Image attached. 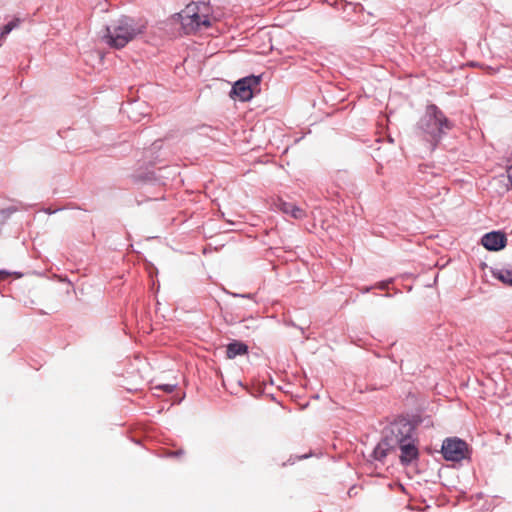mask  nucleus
<instances>
[{
  "label": "nucleus",
  "instance_id": "obj_1",
  "mask_svg": "<svg viewBox=\"0 0 512 512\" xmlns=\"http://www.w3.org/2000/svg\"><path fill=\"white\" fill-rule=\"evenodd\" d=\"M393 438H384L373 451L376 460L382 461L394 449L395 440L400 450V461L402 464H409L416 459V429L415 425L406 420L397 421L392 429Z\"/></svg>",
  "mask_w": 512,
  "mask_h": 512
},
{
  "label": "nucleus",
  "instance_id": "obj_2",
  "mask_svg": "<svg viewBox=\"0 0 512 512\" xmlns=\"http://www.w3.org/2000/svg\"><path fill=\"white\" fill-rule=\"evenodd\" d=\"M452 128L451 122L434 104L426 107L421 119V129L426 135L427 150L433 151L442 135Z\"/></svg>",
  "mask_w": 512,
  "mask_h": 512
},
{
  "label": "nucleus",
  "instance_id": "obj_3",
  "mask_svg": "<svg viewBox=\"0 0 512 512\" xmlns=\"http://www.w3.org/2000/svg\"><path fill=\"white\" fill-rule=\"evenodd\" d=\"M142 31L143 27L135 26L132 19L122 17L105 28L102 38L110 47L120 49L126 46L138 34H141Z\"/></svg>",
  "mask_w": 512,
  "mask_h": 512
},
{
  "label": "nucleus",
  "instance_id": "obj_4",
  "mask_svg": "<svg viewBox=\"0 0 512 512\" xmlns=\"http://www.w3.org/2000/svg\"><path fill=\"white\" fill-rule=\"evenodd\" d=\"M208 8L204 3H191L179 14L182 28L185 33L197 31L202 27H209L211 25L210 18L207 14Z\"/></svg>",
  "mask_w": 512,
  "mask_h": 512
},
{
  "label": "nucleus",
  "instance_id": "obj_5",
  "mask_svg": "<svg viewBox=\"0 0 512 512\" xmlns=\"http://www.w3.org/2000/svg\"><path fill=\"white\" fill-rule=\"evenodd\" d=\"M441 452L446 460L458 462L467 457L469 450L465 441L457 437H450L443 441Z\"/></svg>",
  "mask_w": 512,
  "mask_h": 512
},
{
  "label": "nucleus",
  "instance_id": "obj_6",
  "mask_svg": "<svg viewBox=\"0 0 512 512\" xmlns=\"http://www.w3.org/2000/svg\"><path fill=\"white\" fill-rule=\"evenodd\" d=\"M260 81L259 76H249L236 81L232 87L231 96H235L241 101L250 100Z\"/></svg>",
  "mask_w": 512,
  "mask_h": 512
},
{
  "label": "nucleus",
  "instance_id": "obj_7",
  "mask_svg": "<svg viewBox=\"0 0 512 512\" xmlns=\"http://www.w3.org/2000/svg\"><path fill=\"white\" fill-rule=\"evenodd\" d=\"M481 244L489 251H499L507 244V237L502 231H491L484 234Z\"/></svg>",
  "mask_w": 512,
  "mask_h": 512
},
{
  "label": "nucleus",
  "instance_id": "obj_8",
  "mask_svg": "<svg viewBox=\"0 0 512 512\" xmlns=\"http://www.w3.org/2000/svg\"><path fill=\"white\" fill-rule=\"evenodd\" d=\"M277 207L281 212L290 215L294 219H303L306 217L305 210L293 203L280 200Z\"/></svg>",
  "mask_w": 512,
  "mask_h": 512
},
{
  "label": "nucleus",
  "instance_id": "obj_9",
  "mask_svg": "<svg viewBox=\"0 0 512 512\" xmlns=\"http://www.w3.org/2000/svg\"><path fill=\"white\" fill-rule=\"evenodd\" d=\"M248 353V346L240 341H233L226 347V357L233 359L236 356L246 355Z\"/></svg>",
  "mask_w": 512,
  "mask_h": 512
},
{
  "label": "nucleus",
  "instance_id": "obj_10",
  "mask_svg": "<svg viewBox=\"0 0 512 512\" xmlns=\"http://www.w3.org/2000/svg\"><path fill=\"white\" fill-rule=\"evenodd\" d=\"M491 273L502 283L512 286V267L491 268Z\"/></svg>",
  "mask_w": 512,
  "mask_h": 512
},
{
  "label": "nucleus",
  "instance_id": "obj_11",
  "mask_svg": "<svg viewBox=\"0 0 512 512\" xmlns=\"http://www.w3.org/2000/svg\"><path fill=\"white\" fill-rule=\"evenodd\" d=\"M19 24H20V19L15 18L3 27V29L0 31V46L2 45V41L5 38V36L8 35L13 29L18 27Z\"/></svg>",
  "mask_w": 512,
  "mask_h": 512
},
{
  "label": "nucleus",
  "instance_id": "obj_12",
  "mask_svg": "<svg viewBox=\"0 0 512 512\" xmlns=\"http://www.w3.org/2000/svg\"><path fill=\"white\" fill-rule=\"evenodd\" d=\"M9 276H15L16 278H20L22 277V273L0 270V281L5 280Z\"/></svg>",
  "mask_w": 512,
  "mask_h": 512
},
{
  "label": "nucleus",
  "instance_id": "obj_13",
  "mask_svg": "<svg viewBox=\"0 0 512 512\" xmlns=\"http://www.w3.org/2000/svg\"><path fill=\"white\" fill-rule=\"evenodd\" d=\"M420 424H423L425 427H430V426H433V420H432L431 416H425L422 418L418 414V425H420Z\"/></svg>",
  "mask_w": 512,
  "mask_h": 512
},
{
  "label": "nucleus",
  "instance_id": "obj_14",
  "mask_svg": "<svg viewBox=\"0 0 512 512\" xmlns=\"http://www.w3.org/2000/svg\"><path fill=\"white\" fill-rule=\"evenodd\" d=\"M174 388H175V385H171V384H166V385H161V386H156L155 387V389H161V390H163L166 393L173 392Z\"/></svg>",
  "mask_w": 512,
  "mask_h": 512
},
{
  "label": "nucleus",
  "instance_id": "obj_15",
  "mask_svg": "<svg viewBox=\"0 0 512 512\" xmlns=\"http://www.w3.org/2000/svg\"><path fill=\"white\" fill-rule=\"evenodd\" d=\"M507 177L512 185V164L507 167Z\"/></svg>",
  "mask_w": 512,
  "mask_h": 512
},
{
  "label": "nucleus",
  "instance_id": "obj_16",
  "mask_svg": "<svg viewBox=\"0 0 512 512\" xmlns=\"http://www.w3.org/2000/svg\"><path fill=\"white\" fill-rule=\"evenodd\" d=\"M14 211H15L14 209L9 208V209H7V210H3V211H2V213H3V214H4V213H7L8 215H10V214H11V213H13Z\"/></svg>",
  "mask_w": 512,
  "mask_h": 512
},
{
  "label": "nucleus",
  "instance_id": "obj_17",
  "mask_svg": "<svg viewBox=\"0 0 512 512\" xmlns=\"http://www.w3.org/2000/svg\"><path fill=\"white\" fill-rule=\"evenodd\" d=\"M387 285H388V282L387 283L382 282V283L379 284V288L380 289H385L387 287Z\"/></svg>",
  "mask_w": 512,
  "mask_h": 512
},
{
  "label": "nucleus",
  "instance_id": "obj_18",
  "mask_svg": "<svg viewBox=\"0 0 512 512\" xmlns=\"http://www.w3.org/2000/svg\"><path fill=\"white\" fill-rule=\"evenodd\" d=\"M139 104H135V105H131V109L134 110V109H138L139 108Z\"/></svg>",
  "mask_w": 512,
  "mask_h": 512
},
{
  "label": "nucleus",
  "instance_id": "obj_19",
  "mask_svg": "<svg viewBox=\"0 0 512 512\" xmlns=\"http://www.w3.org/2000/svg\"><path fill=\"white\" fill-rule=\"evenodd\" d=\"M408 508L413 510V507L411 506V504H408Z\"/></svg>",
  "mask_w": 512,
  "mask_h": 512
}]
</instances>
